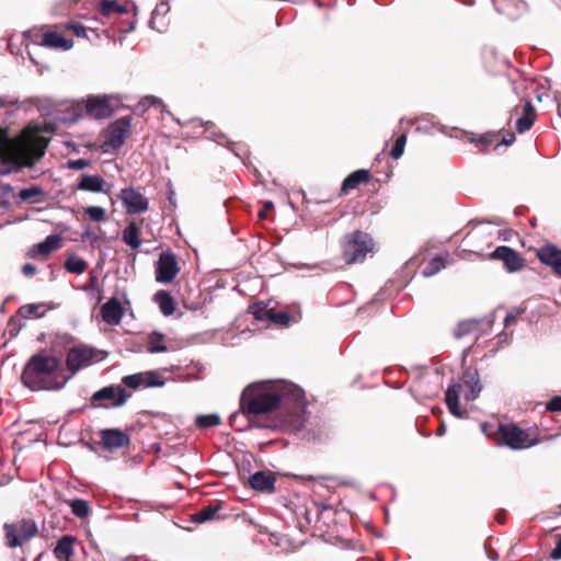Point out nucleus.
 <instances>
[{
    "mask_svg": "<svg viewBox=\"0 0 561 561\" xmlns=\"http://www.w3.org/2000/svg\"><path fill=\"white\" fill-rule=\"evenodd\" d=\"M304 390L284 380L249 386L241 396L240 407L249 417L274 411L282 404L302 405Z\"/></svg>",
    "mask_w": 561,
    "mask_h": 561,
    "instance_id": "nucleus-1",
    "label": "nucleus"
},
{
    "mask_svg": "<svg viewBox=\"0 0 561 561\" xmlns=\"http://www.w3.org/2000/svg\"><path fill=\"white\" fill-rule=\"evenodd\" d=\"M69 377L65 376L60 360L50 355H33L24 367L22 383L32 391L60 390Z\"/></svg>",
    "mask_w": 561,
    "mask_h": 561,
    "instance_id": "nucleus-2",
    "label": "nucleus"
},
{
    "mask_svg": "<svg viewBox=\"0 0 561 561\" xmlns=\"http://www.w3.org/2000/svg\"><path fill=\"white\" fill-rule=\"evenodd\" d=\"M46 145L41 140L11 138L0 127V161L4 168L1 175L11 173L21 167H32L45 154Z\"/></svg>",
    "mask_w": 561,
    "mask_h": 561,
    "instance_id": "nucleus-3",
    "label": "nucleus"
},
{
    "mask_svg": "<svg viewBox=\"0 0 561 561\" xmlns=\"http://www.w3.org/2000/svg\"><path fill=\"white\" fill-rule=\"evenodd\" d=\"M462 390H465L463 396L467 401H473L479 397L482 390V385L476 369H466L462 374V382L453 383L446 390V404L449 412L456 417L463 416V412L459 408V396Z\"/></svg>",
    "mask_w": 561,
    "mask_h": 561,
    "instance_id": "nucleus-4",
    "label": "nucleus"
},
{
    "mask_svg": "<svg viewBox=\"0 0 561 561\" xmlns=\"http://www.w3.org/2000/svg\"><path fill=\"white\" fill-rule=\"evenodd\" d=\"M371 237L360 230L345 236L343 241V259L346 264H354L365 260L366 255L374 250Z\"/></svg>",
    "mask_w": 561,
    "mask_h": 561,
    "instance_id": "nucleus-5",
    "label": "nucleus"
},
{
    "mask_svg": "<svg viewBox=\"0 0 561 561\" xmlns=\"http://www.w3.org/2000/svg\"><path fill=\"white\" fill-rule=\"evenodd\" d=\"M131 118L122 117L111 123L104 133L105 140L102 145L103 151L121 148L130 135Z\"/></svg>",
    "mask_w": 561,
    "mask_h": 561,
    "instance_id": "nucleus-6",
    "label": "nucleus"
},
{
    "mask_svg": "<svg viewBox=\"0 0 561 561\" xmlns=\"http://www.w3.org/2000/svg\"><path fill=\"white\" fill-rule=\"evenodd\" d=\"M130 393H128L121 385L107 386L95 391L92 397V403H99L103 408H118L126 403Z\"/></svg>",
    "mask_w": 561,
    "mask_h": 561,
    "instance_id": "nucleus-7",
    "label": "nucleus"
},
{
    "mask_svg": "<svg viewBox=\"0 0 561 561\" xmlns=\"http://www.w3.org/2000/svg\"><path fill=\"white\" fill-rule=\"evenodd\" d=\"M98 356V351L85 346L79 345L71 347L67 353L66 364L71 374H76L82 368H85L93 364L95 357Z\"/></svg>",
    "mask_w": 561,
    "mask_h": 561,
    "instance_id": "nucleus-8",
    "label": "nucleus"
},
{
    "mask_svg": "<svg viewBox=\"0 0 561 561\" xmlns=\"http://www.w3.org/2000/svg\"><path fill=\"white\" fill-rule=\"evenodd\" d=\"M119 199L129 215H138L145 213L149 208L148 198L139 191V188L129 186L122 188Z\"/></svg>",
    "mask_w": 561,
    "mask_h": 561,
    "instance_id": "nucleus-9",
    "label": "nucleus"
},
{
    "mask_svg": "<svg viewBox=\"0 0 561 561\" xmlns=\"http://www.w3.org/2000/svg\"><path fill=\"white\" fill-rule=\"evenodd\" d=\"M180 272L176 256L172 252H162L156 267V280L162 284L171 283Z\"/></svg>",
    "mask_w": 561,
    "mask_h": 561,
    "instance_id": "nucleus-10",
    "label": "nucleus"
},
{
    "mask_svg": "<svg viewBox=\"0 0 561 561\" xmlns=\"http://www.w3.org/2000/svg\"><path fill=\"white\" fill-rule=\"evenodd\" d=\"M501 435L505 444L513 449H524L535 445L529 434L514 424L501 426Z\"/></svg>",
    "mask_w": 561,
    "mask_h": 561,
    "instance_id": "nucleus-11",
    "label": "nucleus"
},
{
    "mask_svg": "<svg viewBox=\"0 0 561 561\" xmlns=\"http://www.w3.org/2000/svg\"><path fill=\"white\" fill-rule=\"evenodd\" d=\"M111 96H90L85 101H82V106L90 117L93 118H104L110 116L112 113V105L110 101Z\"/></svg>",
    "mask_w": 561,
    "mask_h": 561,
    "instance_id": "nucleus-12",
    "label": "nucleus"
},
{
    "mask_svg": "<svg viewBox=\"0 0 561 561\" xmlns=\"http://www.w3.org/2000/svg\"><path fill=\"white\" fill-rule=\"evenodd\" d=\"M491 257L501 260L508 272H517L524 266V259L510 247H497L492 252Z\"/></svg>",
    "mask_w": 561,
    "mask_h": 561,
    "instance_id": "nucleus-13",
    "label": "nucleus"
},
{
    "mask_svg": "<svg viewBox=\"0 0 561 561\" xmlns=\"http://www.w3.org/2000/svg\"><path fill=\"white\" fill-rule=\"evenodd\" d=\"M537 256L541 263L550 266L561 277V249L553 244H546L538 250Z\"/></svg>",
    "mask_w": 561,
    "mask_h": 561,
    "instance_id": "nucleus-14",
    "label": "nucleus"
},
{
    "mask_svg": "<svg viewBox=\"0 0 561 561\" xmlns=\"http://www.w3.org/2000/svg\"><path fill=\"white\" fill-rule=\"evenodd\" d=\"M100 437L105 448L116 449L128 446L130 443L129 436L117 428H106L101 431Z\"/></svg>",
    "mask_w": 561,
    "mask_h": 561,
    "instance_id": "nucleus-15",
    "label": "nucleus"
},
{
    "mask_svg": "<svg viewBox=\"0 0 561 561\" xmlns=\"http://www.w3.org/2000/svg\"><path fill=\"white\" fill-rule=\"evenodd\" d=\"M37 44L47 48L58 50H69L73 46L72 39L66 38L62 34L55 31L43 33Z\"/></svg>",
    "mask_w": 561,
    "mask_h": 561,
    "instance_id": "nucleus-16",
    "label": "nucleus"
},
{
    "mask_svg": "<svg viewBox=\"0 0 561 561\" xmlns=\"http://www.w3.org/2000/svg\"><path fill=\"white\" fill-rule=\"evenodd\" d=\"M62 238L60 234H49L44 241L35 244L28 252L31 257L47 256L51 252L58 250L61 247Z\"/></svg>",
    "mask_w": 561,
    "mask_h": 561,
    "instance_id": "nucleus-17",
    "label": "nucleus"
},
{
    "mask_svg": "<svg viewBox=\"0 0 561 561\" xmlns=\"http://www.w3.org/2000/svg\"><path fill=\"white\" fill-rule=\"evenodd\" d=\"M102 319L110 325H117L123 318V307L116 298H111L101 307Z\"/></svg>",
    "mask_w": 561,
    "mask_h": 561,
    "instance_id": "nucleus-18",
    "label": "nucleus"
},
{
    "mask_svg": "<svg viewBox=\"0 0 561 561\" xmlns=\"http://www.w3.org/2000/svg\"><path fill=\"white\" fill-rule=\"evenodd\" d=\"M252 489L263 492H272L275 488V477L272 472L257 471L249 477Z\"/></svg>",
    "mask_w": 561,
    "mask_h": 561,
    "instance_id": "nucleus-19",
    "label": "nucleus"
},
{
    "mask_svg": "<svg viewBox=\"0 0 561 561\" xmlns=\"http://www.w3.org/2000/svg\"><path fill=\"white\" fill-rule=\"evenodd\" d=\"M536 118V110L530 101H527L523 106V113L516 121V129L523 134L531 128Z\"/></svg>",
    "mask_w": 561,
    "mask_h": 561,
    "instance_id": "nucleus-20",
    "label": "nucleus"
},
{
    "mask_svg": "<svg viewBox=\"0 0 561 561\" xmlns=\"http://www.w3.org/2000/svg\"><path fill=\"white\" fill-rule=\"evenodd\" d=\"M75 538L71 536H64L58 541L54 549V554L59 561H70L73 556Z\"/></svg>",
    "mask_w": 561,
    "mask_h": 561,
    "instance_id": "nucleus-21",
    "label": "nucleus"
},
{
    "mask_svg": "<svg viewBox=\"0 0 561 561\" xmlns=\"http://www.w3.org/2000/svg\"><path fill=\"white\" fill-rule=\"evenodd\" d=\"M104 180L99 175L85 174L81 176V180L78 183V190L100 193L104 190Z\"/></svg>",
    "mask_w": 561,
    "mask_h": 561,
    "instance_id": "nucleus-22",
    "label": "nucleus"
},
{
    "mask_svg": "<svg viewBox=\"0 0 561 561\" xmlns=\"http://www.w3.org/2000/svg\"><path fill=\"white\" fill-rule=\"evenodd\" d=\"M139 236H140V227L135 221H131L123 230L122 239L133 250H137L141 245V240H140Z\"/></svg>",
    "mask_w": 561,
    "mask_h": 561,
    "instance_id": "nucleus-23",
    "label": "nucleus"
},
{
    "mask_svg": "<svg viewBox=\"0 0 561 561\" xmlns=\"http://www.w3.org/2000/svg\"><path fill=\"white\" fill-rule=\"evenodd\" d=\"M369 180V172L367 170H357L350 174L342 184V192L347 193L351 190L356 188L360 183H365Z\"/></svg>",
    "mask_w": 561,
    "mask_h": 561,
    "instance_id": "nucleus-24",
    "label": "nucleus"
},
{
    "mask_svg": "<svg viewBox=\"0 0 561 561\" xmlns=\"http://www.w3.org/2000/svg\"><path fill=\"white\" fill-rule=\"evenodd\" d=\"M153 300L158 304L163 316H171L175 311L174 299L165 290H159L154 294Z\"/></svg>",
    "mask_w": 561,
    "mask_h": 561,
    "instance_id": "nucleus-25",
    "label": "nucleus"
},
{
    "mask_svg": "<svg viewBox=\"0 0 561 561\" xmlns=\"http://www.w3.org/2000/svg\"><path fill=\"white\" fill-rule=\"evenodd\" d=\"M147 351L151 354L168 352L169 348L165 345V336L157 331L150 333L147 341Z\"/></svg>",
    "mask_w": 561,
    "mask_h": 561,
    "instance_id": "nucleus-26",
    "label": "nucleus"
},
{
    "mask_svg": "<svg viewBox=\"0 0 561 561\" xmlns=\"http://www.w3.org/2000/svg\"><path fill=\"white\" fill-rule=\"evenodd\" d=\"M64 267L69 273L81 275L87 271L88 263L82 257L71 254L67 257Z\"/></svg>",
    "mask_w": 561,
    "mask_h": 561,
    "instance_id": "nucleus-27",
    "label": "nucleus"
},
{
    "mask_svg": "<svg viewBox=\"0 0 561 561\" xmlns=\"http://www.w3.org/2000/svg\"><path fill=\"white\" fill-rule=\"evenodd\" d=\"M18 537L21 540V546L33 538L37 533V526L34 522L23 520L16 525Z\"/></svg>",
    "mask_w": 561,
    "mask_h": 561,
    "instance_id": "nucleus-28",
    "label": "nucleus"
},
{
    "mask_svg": "<svg viewBox=\"0 0 561 561\" xmlns=\"http://www.w3.org/2000/svg\"><path fill=\"white\" fill-rule=\"evenodd\" d=\"M254 314H255V318L259 320H262L265 317H267L274 323L282 324V325H286L289 322V316L286 312H274L272 310L261 309L259 311H255Z\"/></svg>",
    "mask_w": 561,
    "mask_h": 561,
    "instance_id": "nucleus-29",
    "label": "nucleus"
},
{
    "mask_svg": "<svg viewBox=\"0 0 561 561\" xmlns=\"http://www.w3.org/2000/svg\"><path fill=\"white\" fill-rule=\"evenodd\" d=\"M219 508H220L219 505H209V506L203 507L202 510H199L198 512H196L193 515V522H195L197 524H202V523L215 519Z\"/></svg>",
    "mask_w": 561,
    "mask_h": 561,
    "instance_id": "nucleus-30",
    "label": "nucleus"
},
{
    "mask_svg": "<svg viewBox=\"0 0 561 561\" xmlns=\"http://www.w3.org/2000/svg\"><path fill=\"white\" fill-rule=\"evenodd\" d=\"M19 316L23 318H42L45 314L44 305L42 304H27L19 308Z\"/></svg>",
    "mask_w": 561,
    "mask_h": 561,
    "instance_id": "nucleus-31",
    "label": "nucleus"
},
{
    "mask_svg": "<svg viewBox=\"0 0 561 561\" xmlns=\"http://www.w3.org/2000/svg\"><path fill=\"white\" fill-rule=\"evenodd\" d=\"M145 388L149 387H162L165 385V379L161 376L160 373L156 370H149L142 373Z\"/></svg>",
    "mask_w": 561,
    "mask_h": 561,
    "instance_id": "nucleus-32",
    "label": "nucleus"
},
{
    "mask_svg": "<svg viewBox=\"0 0 561 561\" xmlns=\"http://www.w3.org/2000/svg\"><path fill=\"white\" fill-rule=\"evenodd\" d=\"M44 191L39 186L32 185L30 187L21 190L19 193V198L23 202L32 201L33 203H37L38 201H36L35 198L42 197L44 196Z\"/></svg>",
    "mask_w": 561,
    "mask_h": 561,
    "instance_id": "nucleus-33",
    "label": "nucleus"
},
{
    "mask_svg": "<svg viewBox=\"0 0 561 561\" xmlns=\"http://www.w3.org/2000/svg\"><path fill=\"white\" fill-rule=\"evenodd\" d=\"M72 514L78 518H84L90 514V507L87 501L75 499L70 502Z\"/></svg>",
    "mask_w": 561,
    "mask_h": 561,
    "instance_id": "nucleus-34",
    "label": "nucleus"
},
{
    "mask_svg": "<svg viewBox=\"0 0 561 561\" xmlns=\"http://www.w3.org/2000/svg\"><path fill=\"white\" fill-rule=\"evenodd\" d=\"M7 545L10 548H16L21 546V540L18 537V527L14 524H4Z\"/></svg>",
    "mask_w": 561,
    "mask_h": 561,
    "instance_id": "nucleus-35",
    "label": "nucleus"
},
{
    "mask_svg": "<svg viewBox=\"0 0 561 561\" xmlns=\"http://www.w3.org/2000/svg\"><path fill=\"white\" fill-rule=\"evenodd\" d=\"M446 264L440 256H435L433 260L428 262V264L423 270V275L426 277L433 276L445 268Z\"/></svg>",
    "mask_w": 561,
    "mask_h": 561,
    "instance_id": "nucleus-36",
    "label": "nucleus"
},
{
    "mask_svg": "<svg viewBox=\"0 0 561 561\" xmlns=\"http://www.w3.org/2000/svg\"><path fill=\"white\" fill-rule=\"evenodd\" d=\"M220 424V417L217 414L198 415L196 425L198 427L208 428Z\"/></svg>",
    "mask_w": 561,
    "mask_h": 561,
    "instance_id": "nucleus-37",
    "label": "nucleus"
},
{
    "mask_svg": "<svg viewBox=\"0 0 561 561\" xmlns=\"http://www.w3.org/2000/svg\"><path fill=\"white\" fill-rule=\"evenodd\" d=\"M84 213L94 222H102L106 218V210L101 206H89L84 209Z\"/></svg>",
    "mask_w": 561,
    "mask_h": 561,
    "instance_id": "nucleus-38",
    "label": "nucleus"
},
{
    "mask_svg": "<svg viewBox=\"0 0 561 561\" xmlns=\"http://www.w3.org/2000/svg\"><path fill=\"white\" fill-rule=\"evenodd\" d=\"M122 382L126 387H129V388H133V389H138L140 387L145 388V381H144L142 373L125 376V377H123Z\"/></svg>",
    "mask_w": 561,
    "mask_h": 561,
    "instance_id": "nucleus-39",
    "label": "nucleus"
},
{
    "mask_svg": "<svg viewBox=\"0 0 561 561\" xmlns=\"http://www.w3.org/2000/svg\"><path fill=\"white\" fill-rule=\"evenodd\" d=\"M478 327V322L474 320L460 322L455 330L454 334L457 339H460L471 333Z\"/></svg>",
    "mask_w": 561,
    "mask_h": 561,
    "instance_id": "nucleus-40",
    "label": "nucleus"
},
{
    "mask_svg": "<svg viewBox=\"0 0 561 561\" xmlns=\"http://www.w3.org/2000/svg\"><path fill=\"white\" fill-rule=\"evenodd\" d=\"M169 10H170V8L168 4V1H161L159 4H157V7L154 8V10L152 12V16H151V21H150V25L152 28H157L159 32H161V30L156 25L157 19L159 15H165L169 12Z\"/></svg>",
    "mask_w": 561,
    "mask_h": 561,
    "instance_id": "nucleus-41",
    "label": "nucleus"
},
{
    "mask_svg": "<svg viewBox=\"0 0 561 561\" xmlns=\"http://www.w3.org/2000/svg\"><path fill=\"white\" fill-rule=\"evenodd\" d=\"M405 144H407V135L402 134L401 136H399L397 138V140L391 149L390 156L396 160L401 158V156L404 152Z\"/></svg>",
    "mask_w": 561,
    "mask_h": 561,
    "instance_id": "nucleus-42",
    "label": "nucleus"
},
{
    "mask_svg": "<svg viewBox=\"0 0 561 561\" xmlns=\"http://www.w3.org/2000/svg\"><path fill=\"white\" fill-rule=\"evenodd\" d=\"M116 2L114 0H103L100 3V11L104 16H110L115 13Z\"/></svg>",
    "mask_w": 561,
    "mask_h": 561,
    "instance_id": "nucleus-43",
    "label": "nucleus"
},
{
    "mask_svg": "<svg viewBox=\"0 0 561 561\" xmlns=\"http://www.w3.org/2000/svg\"><path fill=\"white\" fill-rule=\"evenodd\" d=\"M90 167V161L87 159H76L69 160L67 162V168L69 170H84Z\"/></svg>",
    "mask_w": 561,
    "mask_h": 561,
    "instance_id": "nucleus-44",
    "label": "nucleus"
},
{
    "mask_svg": "<svg viewBox=\"0 0 561 561\" xmlns=\"http://www.w3.org/2000/svg\"><path fill=\"white\" fill-rule=\"evenodd\" d=\"M494 138V135L492 134H484L479 137H472L471 141L476 142L478 147H486L492 144Z\"/></svg>",
    "mask_w": 561,
    "mask_h": 561,
    "instance_id": "nucleus-45",
    "label": "nucleus"
},
{
    "mask_svg": "<svg viewBox=\"0 0 561 561\" xmlns=\"http://www.w3.org/2000/svg\"><path fill=\"white\" fill-rule=\"evenodd\" d=\"M67 26L69 28H71L78 37H87L88 36L87 35L88 30L80 23H69Z\"/></svg>",
    "mask_w": 561,
    "mask_h": 561,
    "instance_id": "nucleus-46",
    "label": "nucleus"
},
{
    "mask_svg": "<svg viewBox=\"0 0 561 561\" xmlns=\"http://www.w3.org/2000/svg\"><path fill=\"white\" fill-rule=\"evenodd\" d=\"M547 410L553 412H561V397H554L547 403Z\"/></svg>",
    "mask_w": 561,
    "mask_h": 561,
    "instance_id": "nucleus-47",
    "label": "nucleus"
},
{
    "mask_svg": "<svg viewBox=\"0 0 561 561\" xmlns=\"http://www.w3.org/2000/svg\"><path fill=\"white\" fill-rule=\"evenodd\" d=\"M36 266H34L33 264H30V263H26L22 266V273L25 275V276H33L36 274Z\"/></svg>",
    "mask_w": 561,
    "mask_h": 561,
    "instance_id": "nucleus-48",
    "label": "nucleus"
},
{
    "mask_svg": "<svg viewBox=\"0 0 561 561\" xmlns=\"http://www.w3.org/2000/svg\"><path fill=\"white\" fill-rule=\"evenodd\" d=\"M159 102V100L156 98V96H152V95H148L146 96L142 102L140 103L144 107H147V106H152L154 104H157Z\"/></svg>",
    "mask_w": 561,
    "mask_h": 561,
    "instance_id": "nucleus-49",
    "label": "nucleus"
},
{
    "mask_svg": "<svg viewBox=\"0 0 561 561\" xmlns=\"http://www.w3.org/2000/svg\"><path fill=\"white\" fill-rule=\"evenodd\" d=\"M550 557L553 560H560L561 559V539L557 542L556 548L552 550Z\"/></svg>",
    "mask_w": 561,
    "mask_h": 561,
    "instance_id": "nucleus-50",
    "label": "nucleus"
},
{
    "mask_svg": "<svg viewBox=\"0 0 561 561\" xmlns=\"http://www.w3.org/2000/svg\"><path fill=\"white\" fill-rule=\"evenodd\" d=\"M514 141H515V136H514V134H508L507 136L503 137V139L501 140V142H500L499 145L510 146V145H512Z\"/></svg>",
    "mask_w": 561,
    "mask_h": 561,
    "instance_id": "nucleus-51",
    "label": "nucleus"
},
{
    "mask_svg": "<svg viewBox=\"0 0 561 561\" xmlns=\"http://www.w3.org/2000/svg\"><path fill=\"white\" fill-rule=\"evenodd\" d=\"M516 321V317L512 313H507L505 319H504V324L505 327H508L511 325L512 323H514Z\"/></svg>",
    "mask_w": 561,
    "mask_h": 561,
    "instance_id": "nucleus-52",
    "label": "nucleus"
},
{
    "mask_svg": "<svg viewBox=\"0 0 561 561\" xmlns=\"http://www.w3.org/2000/svg\"><path fill=\"white\" fill-rule=\"evenodd\" d=\"M446 432V426H445V423L442 422L438 430H437V436H443Z\"/></svg>",
    "mask_w": 561,
    "mask_h": 561,
    "instance_id": "nucleus-53",
    "label": "nucleus"
},
{
    "mask_svg": "<svg viewBox=\"0 0 561 561\" xmlns=\"http://www.w3.org/2000/svg\"><path fill=\"white\" fill-rule=\"evenodd\" d=\"M124 12H126V9L123 5L116 3L115 13H124Z\"/></svg>",
    "mask_w": 561,
    "mask_h": 561,
    "instance_id": "nucleus-54",
    "label": "nucleus"
},
{
    "mask_svg": "<svg viewBox=\"0 0 561 561\" xmlns=\"http://www.w3.org/2000/svg\"><path fill=\"white\" fill-rule=\"evenodd\" d=\"M438 392H439V386H436V388L433 391H431L427 396L434 397V396H437Z\"/></svg>",
    "mask_w": 561,
    "mask_h": 561,
    "instance_id": "nucleus-55",
    "label": "nucleus"
},
{
    "mask_svg": "<svg viewBox=\"0 0 561 561\" xmlns=\"http://www.w3.org/2000/svg\"><path fill=\"white\" fill-rule=\"evenodd\" d=\"M173 195H174V193H173V192H170V195H169V201H170V203H173Z\"/></svg>",
    "mask_w": 561,
    "mask_h": 561,
    "instance_id": "nucleus-56",
    "label": "nucleus"
},
{
    "mask_svg": "<svg viewBox=\"0 0 561 561\" xmlns=\"http://www.w3.org/2000/svg\"><path fill=\"white\" fill-rule=\"evenodd\" d=\"M10 190H11V186H10V185H7V186L4 187V191H10Z\"/></svg>",
    "mask_w": 561,
    "mask_h": 561,
    "instance_id": "nucleus-57",
    "label": "nucleus"
},
{
    "mask_svg": "<svg viewBox=\"0 0 561 561\" xmlns=\"http://www.w3.org/2000/svg\"><path fill=\"white\" fill-rule=\"evenodd\" d=\"M273 204L270 202V203H266V207H272Z\"/></svg>",
    "mask_w": 561,
    "mask_h": 561,
    "instance_id": "nucleus-58",
    "label": "nucleus"
},
{
    "mask_svg": "<svg viewBox=\"0 0 561 561\" xmlns=\"http://www.w3.org/2000/svg\"><path fill=\"white\" fill-rule=\"evenodd\" d=\"M3 105H4V103L2 101H0V107L3 106Z\"/></svg>",
    "mask_w": 561,
    "mask_h": 561,
    "instance_id": "nucleus-59",
    "label": "nucleus"
}]
</instances>
